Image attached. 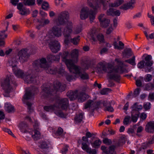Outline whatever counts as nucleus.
<instances>
[{"label": "nucleus", "instance_id": "obj_1", "mask_svg": "<svg viewBox=\"0 0 154 154\" xmlns=\"http://www.w3.org/2000/svg\"><path fill=\"white\" fill-rule=\"evenodd\" d=\"M78 50L75 49L70 53L67 51H64L62 55V58L71 73L80 77H88V74L84 72H82L80 67L75 65L78 61Z\"/></svg>", "mask_w": 154, "mask_h": 154}, {"label": "nucleus", "instance_id": "obj_2", "mask_svg": "<svg viewBox=\"0 0 154 154\" xmlns=\"http://www.w3.org/2000/svg\"><path fill=\"white\" fill-rule=\"evenodd\" d=\"M115 62L118 65L116 68H114L112 65L106 64L103 62L98 63L95 68V70L97 73H101L103 71L110 74V77H119L118 75V74L125 72L126 69L120 59H116Z\"/></svg>", "mask_w": 154, "mask_h": 154}, {"label": "nucleus", "instance_id": "obj_3", "mask_svg": "<svg viewBox=\"0 0 154 154\" xmlns=\"http://www.w3.org/2000/svg\"><path fill=\"white\" fill-rule=\"evenodd\" d=\"M56 103L53 105L45 106L44 109L47 112H54L55 113L60 117H64L65 115L62 111L59 110L61 108L62 110L66 109L69 106V100L66 98H61L57 97L56 99Z\"/></svg>", "mask_w": 154, "mask_h": 154}, {"label": "nucleus", "instance_id": "obj_4", "mask_svg": "<svg viewBox=\"0 0 154 154\" xmlns=\"http://www.w3.org/2000/svg\"><path fill=\"white\" fill-rule=\"evenodd\" d=\"M54 89L52 90V91H49L50 89L48 88V85L47 84H44L42 86V92L44 93V95L47 97L51 98L53 96L56 95V93L57 91L62 92L65 89L66 85L64 84H62L59 82H56L54 83Z\"/></svg>", "mask_w": 154, "mask_h": 154}, {"label": "nucleus", "instance_id": "obj_5", "mask_svg": "<svg viewBox=\"0 0 154 154\" xmlns=\"http://www.w3.org/2000/svg\"><path fill=\"white\" fill-rule=\"evenodd\" d=\"M103 104L105 107L104 110L112 112L114 111L113 108L111 106L110 103L109 101H104L102 102H94L91 100H89L86 103L85 105V109L89 108L93 111L95 109L100 107V104Z\"/></svg>", "mask_w": 154, "mask_h": 154}, {"label": "nucleus", "instance_id": "obj_6", "mask_svg": "<svg viewBox=\"0 0 154 154\" xmlns=\"http://www.w3.org/2000/svg\"><path fill=\"white\" fill-rule=\"evenodd\" d=\"M67 96L70 100H73L77 98L79 101L83 102L89 98V96L82 91L78 92L77 91H69L67 93Z\"/></svg>", "mask_w": 154, "mask_h": 154}, {"label": "nucleus", "instance_id": "obj_7", "mask_svg": "<svg viewBox=\"0 0 154 154\" xmlns=\"http://www.w3.org/2000/svg\"><path fill=\"white\" fill-rule=\"evenodd\" d=\"M38 91V88L35 87H33L32 90L29 91H26L24 95L23 101L24 103H26L28 106V110L30 112L33 111V109L31 108L32 104L31 103L28 102V100L32 99L34 94L37 92Z\"/></svg>", "mask_w": 154, "mask_h": 154}, {"label": "nucleus", "instance_id": "obj_8", "mask_svg": "<svg viewBox=\"0 0 154 154\" xmlns=\"http://www.w3.org/2000/svg\"><path fill=\"white\" fill-rule=\"evenodd\" d=\"M88 17H89L90 22L92 23L95 18V14L92 10H89L88 8L86 7L83 8L80 10V18L84 20Z\"/></svg>", "mask_w": 154, "mask_h": 154}, {"label": "nucleus", "instance_id": "obj_9", "mask_svg": "<svg viewBox=\"0 0 154 154\" xmlns=\"http://www.w3.org/2000/svg\"><path fill=\"white\" fill-rule=\"evenodd\" d=\"M9 65L12 66L13 72L16 76L20 77H27L30 76L31 74H29L31 71L29 70L27 72L25 73L22 70L18 69L16 66L18 62L16 61H13V60L10 61Z\"/></svg>", "mask_w": 154, "mask_h": 154}, {"label": "nucleus", "instance_id": "obj_10", "mask_svg": "<svg viewBox=\"0 0 154 154\" xmlns=\"http://www.w3.org/2000/svg\"><path fill=\"white\" fill-rule=\"evenodd\" d=\"M88 34L90 40L92 44H95L97 43V40L99 41L100 43H103L104 42L103 35L100 34H97V32L95 29H93L91 30Z\"/></svg>", "mask_w": 154, "mask_h": 154}, {"label": "nucleus", "instance_id": "obj_11", "mask_svg": "<svg viewBox=\"0 0 154 154\" xmlns=\"http://www.w3.org/2000/svg\"><path fill=\"white\" fill-rule=\"evenodd\" d=\"M62 35V32L61 28L55 26L53 27L48 32L47 36L45 37V35H42L40 36V37H43L44 39H45V41L47 40V38H49L48 39V41L51 40V38L53 36H55L57 37H60Z\"/></svg>", "mask_w": 154, "mask_h": 154}, {"label": "nucleus", "instance_id": "obj_12", "mask_svg": "<svg viewBox=\"0 0 154 154\" xmlns=\"http://www.w3.org/2000/svg\"><path fill=\"white\" fill-rule=\"evenodd\" d=\"M109 0H100V1L97 0H88L87 4L91 7L94 10L97 9L101 6L102 4L103 7L104 9H106V7L108 5V2Z\"/></svg>", "mask_w": 154, "mask_h": 154}, {"label": "nucleus", "instance_id": "obj_13", "mask_svg": "<svg viewBox=\"0 0 154 154\" xmlns=\"http://www.w3.org/2000/svg\"><path fill=\"white\" fill-rule=\"evenodd\" d=\"M39 38L40 39L41 41H42V44H43L45 42L46 43L47 42H48L50 41H51V42L49 43V47L51 51L55 53L57 52L58 51H59L60 50V46L59 42L56 40H54L51 41L50 40L48 41L47 38V40L45 41V39H44V38L40 37V36H39Z\"/></svg>", "mask_w": 154, "mask_h": 154}, {"label": "nucleus", "instance_id": "obj_14", "mask_svg": "<svg viewBox=\"0 0 154 154\" xmlns=\"http://www.w3.org/2000/svg\"><path fill=\"white\" fill-rule=\"evenodd\" d=\"M69 17V14L68 12H62L59 15L58 18L54 19V23L58 26L64 25L65 23V20L68 19Z\"/></svg>", "mask_w": 154, "mask_h": 154}, {"label": "nucleus", "instance_id": "obj_15", "mask_svg": "<svg viewBox=\"0 0 154 154\" xmlns=\"http://www.w3.org/2000/svg\"><path fill=\"white\" fill-rule=\"evenodd\" d=\"M66 27L65 28L63 32V35L65 37L64 42L66 44L69 42L70 34L72 32V23L68 21L66 23Z\"/></svg>", "mask_w": 154, "mask_h": 154}, {"label": "nucleus", "instance_id": "obj_16", "mask_svg": "<svg viewBox=\"0 0 154 154\" xmlns=\"http://www.w3.org/2000/svg\"><path fill=\"white\" fill-rule=\"evenodd\" d=\"M46 70L48 73L51 74H55L58 73V74L61 75L62 76H65L66 77H68V74L66 72L64 71L62 66H61L58 71L56 69V68L54 67L50 66L48 65V68L47 69H45Z\"/></svg>", "mask_w": 154, "mask_h": 154}, {"label": "nucleus", "instance_id": "obj_17", "mask_svg": "<svg viewBox=\"0 0 154 154\" xmlns=\"http://www.w3.org/2000/svg\"><path fill=\"white\" fill-rule=\"evenodd\" d=\"M10 78H6L5 79H3L1 82V86L5 91L7 93H9L12 89V86L10 84L11 83L14 84V85H16L15 82H10Z\"/></svg>", "mask_w": 154, "mask_h": 154}, {"label": "nucleus", "instance_id": "obj_18", "mask_svg": "<svg viewBox=\"0 0 154 154\" xmlns=\"http://www.w3.org/2000/svg\"><path fill=\"white\" fill-rule=\"evenodd\" d=\"M29 50L26 48H24L19 51L18 53L19 61L23 63L27 61L29 56Z\"/></svg>", "mask_w": 154, "mask_h": 154}, {"label": "nucleus", "instance_id": "obj_19", "mask_svg": "<svg viewBox=\"0 0 154 154\" xmlns=\"http://www.w3.org/2000/svg\"><path fill=\"white\" fill-rule=\"evenodd\" d=\"M32 64L35 68L40 67L44 69H47L48 66L46 59L43 57L34 61Z\"/></svg>", "mask_w": 154, "mask_h": 154}, {"label": "nucleus", "instance_id": "obj_20", "mask_svg": "<svg viewBox=\"0 0 154 154\" xmlns=\"http://www.w3.org/2000/svg\"><path fill=\"white\" fill-rule=\"evenodd\" d=\"M17 8L18 10V13L23 16H27L30 14L29 9L23 6V3L20 2L17 5Z\"/></svg>", "mask_w": 154, "mask_h": 154}, {"label": "nucleus", "instance_id": "obj_21", "mask_svg": "<svg viewBox=\"0 0 154 154\" xmlns=\"http://www.w3.org/2000/svg\"><path fill=\"white\" fill-rule=\"evenodd\" d=\"M98 19L101 26L104 28L108 26L110 23V20L107 19L104 14L100 15L98 17Z\"/></svg>", "mask_w": 154, "mask_h": 154}, {"label": "nucleus", "instance_id": "obj_22", "mask_svg": "<svg viewBox=\"0 0 154 154\" xmlns=\"http://www.w3.org/2000/svg\"><path fill=\"white\" fill-rule=\"evenodd\" d=\"M115 148V147L114 146H111L108 149H107L104 146H102L101 147L103 152L106 154H116Z\"/></svg>", "mask_w": 154, "mask_h": 154}, {"label": "nucleus", "instance_id": "obj_23", "mask_svg": "<svg viewBox=\"0 0 154 154\" xmlns=\"http://www.w3.org/2000/svg\"><path fill=\"white\" fill-rule=\"evenodd\" d=\"M62 54L61 53H60L59 55H56L49 54L47 56V58L48 60L50 62L58 61L60 60V56L61 55L62 56Z\"/></svg>", "mask_w": 154, "mask_h": 154}, {"label": "nucleus", "instance_id": "obj_24", "mask_svg": "<svg viewBox=\"0 0 154 154\" xmlns=\"http://www.w3.org/2000/svg\"><path fill=\"white\" fill-rule=\"evenodd\" d=\"M135 3V0H131L128 3L124 4L121 6L120 8L121 9L125 10L130 8H132L134 7Z\"/></svg>", "mask_w": 154, "mask_h": 154}, {"label": "nucleus", "instance_id": "obj_25", "mask_svg": "<svg viewBox=\"0 0 154 154\" xmlns=\"http://www.w3.org/2000/svg\"><path fill=\"white\" fill-rule=\"evenodd\" d=\"M144 61L145 62V65L148 66H151L153 63V61L152 60V57L150 55H143Z\"/></svg>", "mask_w": 154, "mask_h": 154}, {"label": "nucleus", "instance_id": "obj_26", "mask_svg": "<svg viewBox=\"0 0 154 154\" xmlns=\"http://www.w3.org/2000/svg\"><path fill=\"white\" fill-rule=\"evenodd\" d=\"M146 131L149 133H152L154 131V122L151 121L148 122L146 125Z\"/></svg>", "mask_w": 154, "mask_h": 154}, {"label": "nucleus", "instance_id": "obj_27", "mask_svg": "<svg viewBox=\"0 0 154 154\" xmlns=\"http://www.w3.org/2000/svg\"><path fill=\"white\" fill-rule=\"evenodd\" d=\"M131 109L132 112H133L134 111H139L142 109V106L138 103L136 102L131 107Z\"/></svg>", "mask_w": 154, "mask_h": 154}, {"label": "nucleus", "instance_id": "obj_28", "mask_svg": "<svg viewBox=\"0 0 154 154\" xmlns=\"http://www.w3.org/2000/svg\"><path fill=\"white\" fill-rule=\"evenodd\" d=\"M5 30L0 31V46H3L5 45V42L3 39L6 38L7 35L5 33Z\"/></svg>", "mask_w": 154, "mask_h": 154}, {"label": "nucleus", "instance_id": "obj_29", "mask_svg": "<svg viewBox=\"0 0 154 154\" xmlns=\"http://www.w3.org/2000/svg\"><path fill=\"white\" fill-rule=\"evenodd\" d=\"M83 114L81 113L76 114L74 118V122L75 124H79L82 121Z\"/></svg>", "mask_w": 154, "mask_h": 154}, {"label": "nucleus", "instance_id": "obj_30", "mask_svg": "<svg viewBox=\"0 0 154 154\" xmlns=\"http://www.w3.org/2000/svg\"><path fill=\"white\" fill-rule=\"evenodd\" d=\"M4 109L5 111L8 112H14V107L10 103H6L5 105Z\"/></svg>", "mask_w": 154, "mask_h": 154}, {"label": "nucleus", "instance_id": "obj_31", "mask_svg": "<svg viewBox=\"0 0 154 154\" xmlns=\"http://www.w3.org/2000/svg\"><path fill=\"white\" fill-rule=\"evenodd\" d=\"M18 127L21 132L25 133L26 132V130L27 128V125L26 123L21 122L19 124Z\"/></svg>", "mask_w": 154, "mask_h": 154}, {"label": "nucleus", "instance_id": "obj_32", "mask_svg": "<svg viewBox=\"0 0 154 154\" xmlns=\"http://www.w3.org/2000/svg\"><path fill=\"white\" fill-rule=\"evenodd\" d=\"M119 45L116 42H114L113 44L114 48L118 50H122L124 48V44L121 41L119 42Z\"/></svg>", "mask_w": 154, "mask_h": 154}, {"label": "nucleus", "instance_id": "obj_33", "mask_svg": "<svg viewBox=\"0 0 154 154\" xmlns=\"http://www.w3.org/2000/svg\"><path fill=\"white\" fill-rule=\"evenodd\" d=\"M37 127L35 128L34 126L35 130L34 131V134L32 135V137L35 140H37L38 139L40 136V133L39 131V128Z\"/></svg>", "mask_w": 154, "mask_h": 154}, {"label": "nucleus", "instance_id": "obj_34", "mask_svg": "<svg viewBox=\"0 0 154 154\" xmlns=\"http://www.w3.org/2000/svg\"><path fill=\"white\" fill-rule=\"evenodd\" d=\"M49 22L50 21L48 19L45 20L44 21V23L41 21H38L37 23L38 25L37 26L36 28L38 29H39L44 25H46L48 24L49 23Z\"/></svg>", "mask_w": 154, "mask_h": 154}, {"label": "nucleus", "instance_id": "obj_35", "mask_svg": "<svg viewBox=\"0 0 154 154\" xmlns=\"http://www.w3.org/2000/svg\"><path fill=\"white\" fill-rule=\"evenodd\" d=\"M123 2V0H117L115 1L114 3L109 4V6L112 7H116L121 5Z\"/></svg>", "mask_w": 154, "mask_h": 154}, {"label": "nucleus", "instance_id": "obj_36", "mask_svg": "<svg viewBox=\"0 0 154 154\" xmlns=\"http://www.w3.org/2000/svg\"><path fill=\"white\" fill-rule=\"evenodd\" d=\"M136 81V85L137 87H140L142 86L143 81V78H134Z\"/></svg>", "mask_w": 154, "mask_h": 154}, {"label": "nucleus", "instance_id": "obj_37", "mask_svg": "<svg viewBox=\"0 0 154 154\" xmlns=\"http://www.w3.org/2000/svg\"><path fill=\"white\" fill-rule=\"evenodd\" d=\"M132 51L130 48L125 49L123 52V57H128L131 55Z\"/></svg>", "mask_w": 154, "mask_h": 154}, {"label": "nucleus", "instance_id": "obj_38", "mask_svg": "<svg viewBox=\"0 0 154 154\" xmlns=\"http://www.w3.org/2000/svg\"><path fill=\"white\" fill-rule=\"evenodd\" d=\"M22 3L25 5H32L35 4V0H23Z\"/></svg>", "mask_w": 154, "mask_h": 154}, {"label": "nucleus", "instance_id": "obj_39", "mask_svg": "<svg viewBox=\"0 0 154 154\" xmlns=\"http://www.w3.org/2000/svg\"><path fill=\"white\" fill-rule=\"evenodd\" d=\"M101 143V141L100 139H98L95 140L92 145L93 147L96 148L99 147Z\"/></svg>", "mask_w": 154, "mask_h": 154}, {"label": "nucleus", "instance_id": "obj_40", "mask_svg": "<svg viewBox=\"0 0 154 154\" xmlns=\"http://www.w3.org/2000/svg\"><path fill=\"white\" fill-rule=\"evenodd\" d=\"M23 79L25 83L27 84L31 83L33 82L35 78H21Z\"/></svg>", "mask_w": 154, "mask_h": 154}, {"label": "nucleus", "instance_id": "obj_41", "mask_svg": "<svg viewBox=\"0 0 154 154\" xmlns=\"http://www.w3.org/2000/svg\"><path fill=\"white\" fill-rule=\"evenodd\" d=\"M144 33L147 40H149V39H154V32L151 33L149 35L147 34L146 32H144Z\"/></svg>", "mask_w": 154, "mask_h": 154}, {"label": "nucleus", "instance_id": "obj_42", "mask_svg": "<svg viewBox=\"0 0 154 154\" xmlns=\"http://www.w3.org/2000/svg\"><path fill=\"white\" fill-rule=\"evenodd\" d=\"M79 36H78L76 37H75L71 39V42L74 45H77L79 41Z\"/></svg>", "mask_w": 154, "mask_h": 154}, {"label": "nucleus", "instance_id": "obj_43", "mask_svg": "<svg viewBox=\"0 0 154 154\" xmlns=\"http://www.w3.org/2000/svg\"><path fill=\"white\" fill-rule=\"evenodd\" d=\"M131 117L128 116H125L124 119L123 123L124 125H128L130 122Z\"/></svg>", "mask_w": 154, "mask_h": 154}, {"label": "nucleus", "instance_id": "obj_44", "mask_svg": "<svg viewBox=\"0 0 154 154\" xmlns=\"http://www.w3.org/2000/svg\"><path fill=\"white\" fill-rule=\"evenodd\" d=\"M82 25L80 24L79 26H78L74 29V33L75 34H78L81 32L82 30Z\"/></svg>", "mask_w": 154, "mask_h": 154}, {"label": "nucleus", "instance_id": "obj_45", "mask_svg": "<svg viewBox=\"0 0 154 154\" xmlns=\"http://www.w3.org/2000/svg\"><path fill=\"white\" fill-rule=\"evenodd\" d=\"M135 57H133L132 58L128 60H125V61L130 64L134 66L136 64L135 62Z\"/></svg>", "mask_w": 154, "mask_h": 154}, {"label": "nucleus", "instance_id": "obj_46", "mask_svg": "<svg viewBox=\"0 0 154 154\" xmlns=\"http://www.w3.org/2000/svg\"><path fill=\"white\" fill-rule=\"evenodd\" d=\"M111 89L109 88H105L102 90L100 92V93L102 95H105L107 94L108 92L111 91Z\"/></svg>", "mask_w": 154, "mask_h": 154}, {"label": "nucleus", "instance_id": "obj_47", "mask_svg": "<svg viewBox=\"0 0 154 154\" xmlns=\"http://www.w3.org/2000/svg\"><path fill=\"white\" fill-rule=\"evenodd\" d=\"M63 131V129L59 127L58 128L57 131L55 133L53 134V136L55 137L54 135H60L62 134Z\"/></svg>", "mask_w": 154, "mask_h": 154}, {"label": "nucleus", "instance_id": "obj_48", "mask_svg": "<svg viewBox=\"0 0 154 154\" xmlns=\"http://www.w3.org/2000/svg\"><path fill=\"white\" fill-rule=\"evenodd\" d=\"M82 149L84 150H85L86 151L90 148L89 147L88 145L85 143L83 142L82 143Z\"/></svg>", "mask_w": 154, "mask_h": 154}, {"label": "nucleus", "instance_id": "obj_49", "mask_svg": "<svg viewBox=\"0 0 154 154\" xmlns=\"http://www.w3.org/2000/svg\"><path fill=\"white\" fill-rule=\"evenodd\" d=\"M145 61L143 60L139 62L137 65L138 68L139 69H142L143 68L144 66Z\"/></svg>", "mask_w": 154, "mask_h": 154}, {"label": "nucleus", "instance_id": "obj_50", "mask_svg": "<svg viewBox=\"0 0 154 154\" xmlns=\"http://www.w3.org/2000/svg\"><path fill=\"white\" fill-rule=\"evenodd\" d=\"M133 113V112H132L131 114L132 120L133 122H136L137 120L138 115L137 114L134 115L132 114Z\"/></svg>", "mask_w": 154, "mask_h": 154}, {"label": "nucleus", "instance_id": "obj_51", "mask_svg": "<svg viewBox=\"0 0 154 154\" xmlns=\"http://www.w3.org/2000/svg\"><path fill=\"white\" fill-rule=\"evenodd\" d=\"M103 142L107 145H109L111 144L112 141L111 140L106 138L103 140Z\"/></svg>", "mask_w": 154, "mask_h": 154}, {"label": "nucleus", "instance_id": "obj_52", "mask_svg": "<svg viewBox=\"0 0 154 154\" xmlns=\"http://www.w3.org/2000/svg\"><path fill=\"white\" fill-rule=\"evenodd\" d=\"M140 88H136L134 92L133 96L134 97H135L138 96L140 92Z\"/></svg>", "mask_w": 154, "mask_h": 154}, {"label": "nucleus", "instance_id": "obj_53", "mask_svg": "<svg viewBox=\"0 0 154 154\" xmlns=\"http://www.w3.org/2000/svg\"><path fill=\"white\" fill-rule=\"evenodd\" d=\"M49 7L48 3L45 2H44L42 5V8L44 10H47Z\"/></svg>", "mask_w": 154, "mask_h": 154}, {"label": "nucleus", "instance_id": "obj_54", "mask_svg": "<svg viewBox=\"0 0 154 154\" xmlns=\"http://www.w3.org/2000/svg\"><path fill=\"white\" fill-rule=\"evenodd\" d=\"M3 130L5 132L8 133L9 134L11 135L13 137H15V136L12 133V131L9 129L4 128H3Z\"/></svg>", "mask_w": 154, "mask_h": 154}, {"label": "nucleus", "instance_id": "obj_55", "mask_svg": "<svg viewBox=\"0 0 154 154\" xmlns=\"http://www.w3.org/2000/svg\"><path fill=\"white\" fill-rule=\"evenodd\" d=\"M115 9L110 8L107 11V14L108 15L113 16Z\"/></svg>", "mask_w": 154, "mask_h": 154}, {"label": "nucleus", "instance_id": "obj_56", "mask_svg": "<svg viewBox=\"0 0 154 154\" xmlns=\"http://www.w3.org/2000/svg\"><path fill=\"white\" fill-rule=\"evenodd\" d=\"M148 17L149 18H150V21L151 25L154 26V17L149 13L148 14Z\"/></svg>", "mask_w": 154, "mask_h": 154}, {"label": "nucleus", "instance_id": "obj_57", "mask_svg": "<svg viewBox=\"0 0 154 154\" xmlns=\"http://www.w3.org/2000/svg\"><path fill=\"white\" fill-rule=\"evenodd\" d=\"M143 106L146 110H148L150 109L151 107V104L150 103H145L143 105Z\"/></svg>", "mask_w": 154, "mask_h": 154}, {"label": "nucleus", "instance_id": "obj_58", "mask_svg": "<svg viewBox=\"0 0 154 154\" xmlns=\"http://www.w3.org/2000/svg\"><path fill=\"white\" fill-rule=\"evenodd\" d=\"M39 147L42 149L46 148L48 147V145L46 142H42L41 143Z\"/></svg>", "mask_w": 154, "mask_h": 154}, {"label": "nucleus", "instance_id": "obj_59", "mask_svg": "<svg viewBox=\"0 0 154 154\" xmlns=\"http://www.w3.org/2000/svg\"><path fill=\"white\" fill-rule=\"evenodd\" d=\"M88 153L90 154H96V150L95 149H91V148H89L86 151Z\"/></svg>", "mask_w": 154, "mask_h": 154}, {"label": "nucleus", "instance_id": "obj_60", "mask_svg": "<svg viewBox=\"0 0 154 154\" xmlns=\"http://www.w3.org/2000/svg\"><path fill=\"white\" fill-rule=\"evenodd\" d=\"M19 1V0H10V3L13 5L16 6V5L17 6L19 3L18 2Z\"/></svg>", "mask_w": 154, "mask_h": 154}, {"label": "nucleus", "instance_id": "obj_61", "mask_svg": "<svg viewBox=\"0 0 154 154\" xmlns=\"http://www.w3.org/2000/svg\"><path fill=\"white\" fill-rule=\"evenodd\" d=\"M114 16H120L121 14V12L119 10H117L116 9L114 10Z\"/></svg>", "mask_w": 154, "mask_h": 154}, {"label": "nucleus", "instance_id": "obj_62", "mask_svg": "<svg viewBox=\"0 0 154 154\" xmlns=\"http://www.w3.org/2000/svg\"><path fill=\"white\" fill-rule=\"evenodd\" d=\"M110 80H114L117 82H119L121 80L120 78H109Z\"/></svg>", "mask_w": 154, "mask_h": 154}, {"label": "nucleus", "instance_id": "obj_63", "mask_svg": "<svg viewBox=\"0 0 154 154\" xmlns=\"http://www.w3.org/2000/svg\"><path fill=\"white\" fill-rule=\"evenodd\" d=\"M28 33L31 38H33L34 37L35 33L33 31L31 30L29 31Z\"/></svg>", "mask_w": 154, "mask_h": 154}, {"label": "nucleus", "instance_id": "obj_64", "mask_svg": "<svg viewBox=\"0 0 154 154\" xmlns=\"http://www.w3.org/2000/svg\"><path fill=\"white\" fill-rule=\"evenodd\" d=\"M147 117L146 114L145 113H142L140 116V117L142 119H145Z\"/></svg>", "mask_w": 154, "mask_h": 154}]
</instances>
